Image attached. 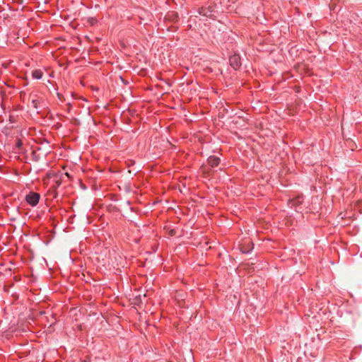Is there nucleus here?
Masks as SVG:
<instances>
[{"mask_svg":"<svg viewBox=\"0 0 362 362\" xmlns=\"http://www.w3.org/2000/svg\"><path fill=\"white\" fill-rule=\"evenodd\" d=\"M26 202L31 206H36L40 200V194L36 192H30L25 197Z\"/></svg>","mask_w":362,"mask_h":362,"instance_id":"1","label":"nucleus"},{"mask_svg":"<svg viewBox=\"0 0 362 362\" xmlns=\"http://www.w3.org/2000/svg\"><path fill=\"white\" fill-rule=\"evenodd\" d=\"M230 64L235 69H238L240 66V61L238 55H233L230 57Z\"/></svg>","mask_w":362,"mask_h":362,"instance_id":"2","label":"nucleus"},{"mask_svg":"<svg viewBox=\"0 0 362 362\" xmlns=\"http://www.w3.org/2000/svg\"><path fill=\"white\" fill-rule=\"evenodd\" d=\"M208 163L212 168L218 166L220 163V158L215 156H211L208 158Z\"/></svg>","mask_w":362,"mask_h":362,"instance_id":"3","label":"nucleus"},{"mask_svg":"<svg viewBox=\"0 0 362 362\" xmlns=\"http://www.w3.org/2000/svg\"><path fill=\"white\" fill-rule=\"evenodd\" d=\"M42 71L40 69H35L32 72V76L35 79H40L42 77Z\"/></svg>","mask_w":362,"mask_h":362,"instance_id":"4","label":"nucleus"},{"mask_svg":"<svg viewBox=\"0 0 362 362\" xmlns=\"http://www.w3.org/2000/svg\"><path fill=\"white\" fill-rule=\"evenodd\" d=\"M299 199L300 198H298L296 200H292L291 202V204H292V206L295 205L296 203H300V202L299 201Z\"/></svg>","mask_w":362,"mask_h":362,"instance_id":"5","label":"nucleus"},{"mask_svg":"<svg viewBox=\"0 0 362 362\" xmlns=\"http://www.w3.org/2000/svg\"><path fill=\"white\" fill-rule=\"evenodd\" d=\"M21 144H22L21 141H18L17 142V144H16V146H17V147H18V148H19V147L21 146Z\"/></svg>","mask_w":362,"mask_h":362,"instance_id":"6","label":"nucleus"},{"mask_svg":"<svg viewBox=\"0 0 362 362\" xmlns=\"http://www.w3.org/2000/svg\"><path fill=\"white\" fill-rule=\"evenodd\" d=\"M241 250L244 253H247L249 250H244L243 248H241Z\"/></svg>","mask_w":362,"mask_h":362,"instance_id":"7","label":"nucleus"}]
</instances>
